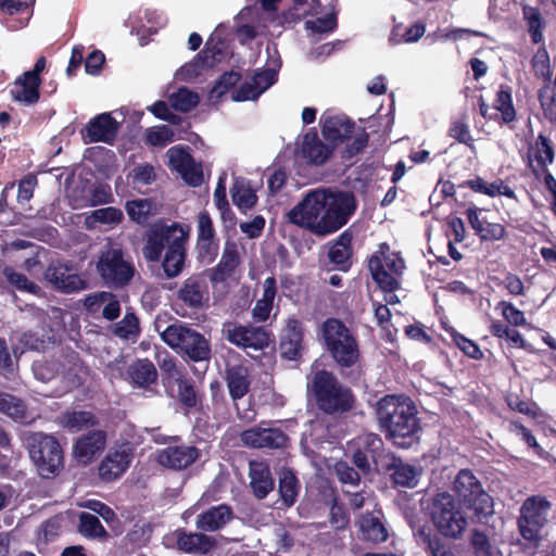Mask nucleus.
<instances>
[{
  "mask_svg": "<svg viewBox=\"0 0 556 556\" xmlns=\"http://www.w3.org/2000/svg\"><path fill=\"white\" fill-rule=\"evenodd\" d=\"M244 446L257 450H283L289 446L290 438L271 421H262L257 426L245 429L240 434Z\"/></svg>",
  "mask_w": 556,
  "mask_h": 556,
  "instance_id": "obj_15",
  "label": "nucleus"
},
{
  "mask_svg": "<svg viewBox=\"0 0 556 556\" xmlns=\"http://www.w3.org/2000/svg\"><path fill=\"white\" fill-rule=\"evenodd\" d=\"M176 548L185 554L203 556L210 554L216 546L215 538L202 532H191L184 528L176 529L173 533Z\"/></svg>",
  "mask_w": 556,
  "mask_h": 556,
  "instance_id": "obj_20",
  "label": "nucleus"
},
{
  "mask_svg": "<svg viewBox=\"0 0 556 556\" xmlns=\"http://www.w3.org/2000/svg\"><path fill=\"white\" fill-rule=\"evenodd\" d=\"M415 403L405 395L388 394L376 403L375 414L380 430L399 447L407 448L418 440L421 430Z\"/></svg>",
  "mask_w": 556,
  "mask_h": 556,
  "instance_id": "obj_2",
  "label": "nucleus"
},
{
  "mask_svg": "<svg viewBox=\"0 0 556 556\" xmlns=\"http://www.w3.org/2000/svg\"><path fill=\"white\" fill-rule=\"evenodd\" d=\"M539 100L544 116L551 122H556V96L554 92L549 88H544L540 90Z\"/></svg>",
  "mask_w": 556,
  "mask_h": 556,
  "instance_id": "obj_61",
  "label": "nucleus"
},
{
  "mask_svg": "<svg viewBox=\"0 0 556 556\" xmlns=\"http://www.w3.org/2000/svg\"><path fill=\"white\" fill-rule=\"evenodd\" d=\"M454 491L467 508L473 510L471 519L484 523V518H486L485 492L471 470L462 469L457 473L454 481Z\"/></svg>",
  "mask_w": 556,
  "mask_h": 556,
  "instance_id": "obj_13",
  "label": "nucleus"
},
{
  "mask_svg": "<svg viewBox=\"0 0 556 556\" xmlns=\"http://www.w3.org/2000/svg\"><path fill=\"white\" fill-rule=\"evenodd\" d=\"M161 339L182 358L193 363L208 362L212 346L208 339L190 325L175 320L160 331Z\"/></svg>",
  "mask_w": 556,
  "mask_h": 556,
  "instance_id": "obj_7",
  "label": "nucleus"
},
{
  "mask_svg": "<svg viewBox=\"0 0 556 556\" xmlns=\"http://www.w3.org/2000/svg\"><path fill=\"white\" fill-rule=\"evenodd\" d=\"M233 204L242 213L252 210L257 203V195L251 181L244 177H236L230 187Z\"/></svg>",
  "mask_w": 556,
  "mask_h": 556,
  "instance_id": "obj_34",
  "label": "nucleus"
},
{
  "mask_svg": "<svg viewBox=\"0 0 556 556\" xmlns=\"http://www.w3.org/2000/svg\"><path fill=\"white\" fill-rule=\"evenodd\" d=\"M525 18L528 22V30L531 35L532 41L539 43L543 40L542 34V15L536 8L526 7L523 9Z\"/></svg>",
  "mask_w": 556,
  "mask_h": 556,
  "instance_id": "obj_55",
  "label": "nucleus"
},
{
  "mask_svg": "<svg viewBox=\"0 0 556 556\" xmlns=\"http://www.w3.org/2000/svg\"><path fill=\"white\" fill-rule=\"evenodd\" d=\"M337 17L333 14H328L323 17H318L315 21H306L305 27L318 34H325L333 31L337 28Z\"/></svg>",
  "mask_w": 556,
  "mask_h": 556,
  "instance_id": "obj_63",
  "label": "nucleus"
},
{
  "mask_svg": "<svg viewBox=\"0 0 556 556\" xmlns=\"http://www.w3.org/2000/svg\"><path fill=\"white\" fill-rule=\"evenodd\" d=\"M176 383L177 399L181 405L187 410L197 408L200 400L198 397L193 380L185 376H179L176 378Z\"/></svg>",
  "mask_w": 556,
  "mask_h": 556,
  "instance_id": "obj_43",
  "label": "nucleus"
},
{
  "mask_svg": "<svg viewBox=\"0 0 556 556\" xmlns=\"http://www.w3.org/2000/svg\"><path fill=\"white\" fill-rule=\"evenodd\" d=\"M353 235L348 229L343 231L330 247L328 257L340 270L346 271L351 267Z\"/></svg>",
  "mask_w": 556,
  "mask_h": 556,
  "instance_id": "obj_35",
  "label": "nucleus"
},
{
  "mask_svg": "<svg viewBox=\"0 0 556 556\" xmlns=\"http://www.w3.org/2000/svg\"><path fill=\"white\" fill-rule=\"evenodd\" d=\"M320 337L342 377L349 378L359 367L361 349L357 337L339 318L329 317L320 325Z\"/></svg>",
  "mask_w": 556,
  "mask_h": 556,
  "instance_id": "obj_4",
  "label": "nucleus"
},
{
  "mask_svg": "<svg viewBox=\"0 0 556 556\" xmlns=\"http://www.w3.org/2000/svg\"><path fill=\"white\" fill-rule=\"evenodd\" d=\"M112 332L121 339L135 338L140 333V323L136 313L127 309L122 320L116 323Z\"/></svg>",
  "mask_w": 556,
  "mask_h": 556,
  "instance_id": "obj_46",
  "label": "nucleus"
},
{
  "mask_svg": "<svg viewBox=\"0 0 556 556\" xmlns=\"http://www.w3.org/2000/svg\"><path fill=\"white\" fill-rule=\"evenodd\" d=\"M78 532L87 539H106L109 536L100 519L86 511L79 514Z\"/></svg>",
  "mask_w": 556,
  "mask_h": 556,
  "instance_id": "obj_42",
  "label": "nucleus"
},
{
  "mask_svg": "<svg viewBox=\"0 0 556 556\" xmlns=\"http://www.w3.org/2000/svg\"><path fill=\"white\" fill-rule=\"evenodd\" d=\"M329 521L337 530H343L350 525V514L344 504L340 503L337 497L332 500Z\"/></svg>",
  "mask_w": 556,
  "mask_h": 556,
  "instance_id": "obj_56",
  "label": "nucleus"
},
{
  "mask_svg": "<svg viewBox=\"0 0 556 556\" xmlns=\"http://www.w3.org/2000/svg\"><path fill=\"white\" fill-rule=\"evenodd\" d=\"M320 124L325 139L334 144L350 139L355 129V123L344 114H324Z\"/></svg>",
  "mask_w": 556,
  "mask_h": 556,
  "instance_id": "obj_26",
  "label": "nucleus"
},
{
  "mask_svg": "<svg viewBox=\"0 0 556 556\" xmlns=\"http://www.w3.org/2000/svg\"><path fill=\"white\" fill-rule=\"evenodd\" d=\"M97 271L106 286L123 288L130 283L136 268L121 248L108 247L99 255Z\"/></svg>",
  "mask_w": 556,
  "mask_h": 556,
  "instance_id": "obj_11",
  "label": "nucleus"
},
{
  "mask_svg": "<svg viewBox=\"0 0 556 556\" xmlns=\"http://www.w3.org/2000/svg\"><path fill=\"white\" fill-rule=\"evenodd\" d=\"M418 540L426 546L430 556H454L442 540L434 533L430 527H420L417 531Z\"/></svg>",
  "mask_w": 556,
  "mask_h": 556,
  "instance_id": "obj_41",
  "label": "nucleus"
},
{
  "mask_svg": "<svg viewBox=\"0 0 556 556\" xmlns=\"http://www.w3.org/2000/svg\"><path fill=\"white\" fill-rule=\"evenodd\" d=\"M188 232L178 223L154 226L143 248V255L150 262H159L166 249L162 267L166 278L180 275L187 257Z\"/></svg>",
  "mask_w": 556,
  "mask_h": 556,
  "instance_id": "obj_3",
  "label": "nucleus"
},
{
  "mask_svg": "<svg viewBox=\"0 0 556 556\" xmlns=\"http://www.w3.org/2000/svg\"><path fill=\"white\" fill-rule=\"evenodd\" d=\"M361 539L371 543L387 541L389 533L381 520L371 513L362 515L358 519Z\"/></svg>",
  "mask_w": 556,
  "mask_h": 556,
  "instance_id": "obj_36",
  "label": "nucleus"
},
{
  "mask_svg": "<svg viewBox=\"0 0 556 556\" xmlns=\"http://www.w3.org/2000/svg\"><path fill=\"white\" fill-rule=\"evenodd\" d=\"M224 379L232 401L240 400L250 392L252 377L244 364H227Z\"/></svg>",
  "mask_w": 556,
  "mask_h": 556,
  "instance_id": "obj_27",
  "label": "nucleus"
},
{
  "mask_svg": "<svg viewBox=\"0 0 556 556\" xmlns=\"http://www.w3.org/2000/svg\"><path fill=\"white\" fill-rule=\"evenodd\" d=\"M383 473H389L394 486L413 489L418 484L421 469L404 463L401 457L393 453L390 454L384 465L380 469Z\"/></svg>",
  "mask_w": 556,
  "mask_h": 556,
  "instance_id": "obj_22",
  "label": "nucleus"
},
{
  "mask_svg": "<svg viewBox=\"0 0 556 556\" xmlns=\"http://www.w3.org/2000/svg\"><path fill=\"white\" fill-rule=\"evenodd\" d=\"M334 472L342 483H350L357 485L361 481V476L357 470L350 466L346 462L340 460L334 465Z\"/></svg>",
  "mask_w": 556,
  "mask_h": 556,
  "instance_id": "obj_60",
  "label": "nucleus"
},
{
  "mask_svg": "<svg viewBox=\"0 0 556 556\" xmlns=\"http://www.w3.org/2000/svg\"><path fill=\"white\" fill-rule=\"evenodd\" d=\"M60 365L56 361V356L53 355L50 358H42L34 362L33 371L35 377L42 381L48 382L60 376Z\"/></svg>",
  "mask_w": 556,
  "mask_h": 556,
  "instance_id": "obj_50",
  "label": "nucleus"
},
{
  "mask_svg": "<svg viewBox=\"0 0 556 556\" xmlns=\"http://www.w3.org/2000/svg\"><path fill=\"white\" fill-rule=\"evenodd\" d=\"M200 455L194 445H170L157 451L156 462L163 467L182 470L195 463Z\"/></svg>",
  "mask_w": 556,
  "mask_h": 556,
  "instance_id": "obj_23",
  "label": "nucleus"
},
{
  "mask_svg": "<svg viewBox=\"0 0 556 556\" xmlns=\"http://www.w3.org/2000/svg\"><path fill=\"white\" fill-rule=\"evenodd\" d=\"M41 80L23 73L13 83L10 94L13 101L25 105L36 104L40 99Z\"/></svg>",
  "mask_w": 556,
  "mask_h": 556,
  "instance_id": "obj_31",
  "label": "nucleus"
},
{
  "mask_svg": "<svg viewBox=\"0 0 556 556\" xmlns=\"http://www.w3.org/2000/svg\"><path fill=\"white\" fill-rule=\"evenodd\" d=\"M200 98L197 92L191 91L187 87H180L170 94L169 102L174 110L188 113L199 104Z\"/></svg>",
  "mask_w": 556,
  "mask_h": 556,
  "instance_id": "obj_45",
  "label": "nucleus"
},
{
  "mask_svg": "<svg viewBox=\"0 0 556 556\" xmlns=\"http://www.w3.org/2000/svg\"><path fill=\"white\" fill-rule=\"evenodd\" d=\"M56 361L61 367V376H63L64 378L77 376L81 366V359L78 352L70 348L62 349L60 354L56 356Z\"/></svg>",
  "mask_w": 556,
  "mask_h": 556,
  "instance_id": "obj_47",
  "label": "nucleus"
},
{
  "mask_svg": "<svg viewBox=\"0 0 556 556\" xmlns=\"http://www.w3.org/2000/svg\"><path fill=\"white\" fill-rule=\"evenodd\" d=\"M348 452L351 454L353 464L359 471L367 475L371 465L380 471L384 462L392 452H387L381 437L377 433H364L348 443Z\"/></svg>",
  "mask_w": 556,
  "mask_h": 556,
  "instance_id": "obj_10",
  "label": "nucleus"
},
{
  "mask_svg": "<svg viewBox=\"0 0 556 556\" xmlns=\"http://www.w3.org/2000/svg\"><path fill=\"white\" fill-rule=\"evenodd\" d=\"M131 382L142 389H149L157 380V371L154 364L148 358L134 362L127 370Z\"/></svg>",
  "mask_w": 556,
  "mask_h": 556,
  "instance_id": "obj_37",
  "label": "nucleus"
},
{
  "mask_svg": "<svg viewBox=\"0 0 556 556\" xmlns=\"http://www.w3.org/2000/svg\"><path fill=\"white\" fill-rule=\"evenodd\" d=\"M304 326L296 317H289L286 327L282 330L279 352L280 356L287 361H298L301 358L304 350Z\"/></svg>",
  "mask_w": 556,
  "mask_h": 556,
  "instance_id": "obj_21",
  "label": "nucleus"
},
{
  "mask_svg": "<svg viewBox=\"0 0 556 556\" xmlns=\"http://www.w3.org/2000/svg\"><path fill=\"white\" fill-rule=\"evenodd\" d=\"M299 480L291 471H283L279 479V494L287 507L292 506L299 494Z\"/></svg>",
  "mask_w": 556,
  "mask_h": 556,
  "instance_id": "obj_48",
  "label": "nucleus"
},
{
  "mask_svg": "<svg viewBox=\"0 0 556 556\" xmlns=\"http://www.w3.org/2000/svg\"><path fill=\"white\" fill-rule=\"evenodd\" d=\"M224 338L231 344L243 349L263 351L273 341L269 330L263 326L242 325L238 323H226L223 328Z\"/></svg>",
  "mask_w": 556,
  "mask_h": 556,
  "instance_id": "obj_14",
  "label": "nucleus"
},
{
  "mask_svg": "<svg viewBox=\"0 0 556 556\" xmlns=\"http://www.w3.org/2000/svg\"><path fill=\"white\" fill-rule=\"evenodd\" d=\"M554 155L555 152L551 140L546 136L540 134L530 154V164L533 172H545L546 167L553 163Z\"/></svg>",
  "mask_w": 556,
  "mask_h": 556,
  "instance_id": "obj_39",
  "label": "nucleus"
},
{
  "mask_svg": "<svg viewBox=\"0 0 556 556\" xmlns=\"http://www.w3.org/2000/svg\"><path fill=\"white\" fill-rule=\"evenodd\" d=\"M249 477L250 486L256 498L263 500L274 490L275 482L267 464L251 462Z\"/></svg>",
  "mask_w": 556,
  "mask_h": 556,
  "instance_id": "obj_33",
  "label": "nucleus"
},
{
  "mask_svg": "<svg viewBox=\"0 0 556 556\" xmlns=\"http://www.w3.org/2000/svg\"><path fill=\"white\" fill-rule=\"evenodd\" d=\"M45 279L52 288L63 293L85 290L88 282L80 275L73 273L72 267L61 262H51L45 271Z\"/></svg>",
  "mask_w": 556,
  "mask_h": 556,
  "instance_id": "obj_17",
  "label": "nucleus"
},
{
  "mask_svg": "<svg viewBox=\"0 0 556 556\" xmlns=\"http://www.w3.org/2000/svg\"><path fill=\"white\" fill-rule=\"evenodd\" d=\"M233 519V510L228 504L212 506L197 516L195 526L203 532H214Z\"/></svg>",
  "mask_w": 556,
  "mask_h": 556,
  "instance_id": "obj_30",
  "label": "nucleus"
},
{
  "mask_svg": "<svg viewBox=\"0 0 556 556\" xmlns=\"http://www.w3.org/2000/svg\"><path fill=\"white\" fill-rule=\"evenodd\" d=\"M132 454L126 450L110 451L99 465V477L105 482L118 479L129 467Z\"/></svg>",
  "mask_w": 556,
  "mask_h": 556,
  "instance_id": "obj_29",
  "label": "nucleus"
},
{
  "mask_svg": "<svg viewBox=\"0 0 556 556\" xmlns=\"http://www.w3.org/2000/svg\"><path fill=\"white\" fill-rule=\"evenodd\" d=\"M20 342L26 350L45 352L50 345L54 344V339L43 329L29 330L22 334Z\"/></svg>",
  "mask_w": 556,
  "mask_h": 556,
  "instance_id": "obj_44",
  "label": "nucleus"
},
{
  "mask_svg": "<svg viewBox=\"0 0 556 556\" xmlns=\"http://www.w3.org/2000/svg\"><path fill=\"white\" fill-rule=\"evenodd\" d=\"M197 251L201 262L211 264L218 255L219 241L218 239H208L207 241L197 239Z\"/></svg>",
  "mask_w": 556,
  "mask_h": 556,
  "instance_id": "obj_57",
  "label": "nucleus"
},
{
  "mask_svg": "<svg viewBox=\"0 0 556 556\" xmlns=\"http://www.w3.org/2000/svg\"><path fill=\"white\" fill-rule=\"evenodd\" d=\"M431 519L439 533L446 538H458L467 527L459 502L446 492L433 498Z\"/></svg>",
  "mask_w": 556,
  "mask_h": 556,
  "instance_id": "obj_9",
  "label": "nucleus"
},
{
  "mask_svg": "<svg viewBox=\"0 0 556 556\" xmlns=\"http://www.w3.org/2000/svg\"><path fill=\"white\" fill-rule=\"evenodd\" d=\"M425 31L426 25L420 21L407 27L403 33L402 25H395L392 29L390 40L394 41L395 43L416 42L424 36Z\"/></svg>",
  "mask_w": 556,
  "mask_h": 556,
  "instance_id": "obj_51",
  "label": "nucleus"
},
{
  "mask_svg": "<svg viewBox=\"0 0 556 556\" xmlns=\"http://www.w3.org/2000/svg\"><path fill=\"white\" fill-rule=\"evenodd\" d=\"M118 129V122L110 113H101L91 118L80 132L85 143L112 144L117 137Z\"/></svg>",
  "mask_w": 556,
  "mask_h": 556,
  "instance_id": "obj_19",
  "label": "nucleus"
},
{
  "mask_svg": "<svg viewBox=\"0 0 556 556\" xmlns=\"http://www.w3.org/2000/svg\"><path fill=\"white\" fill-rule=\"evenodd\" d=\"M262 94V90H258L253 80L250 78L242 83L238 89L235 90L232 99L237 102H243L248 100H256Z\"/></svg>",
  "mask_w": 556,
  "mask_h": 556,
  "instance_id": "obj_64",
  "label": "nucleus"
},
{
  "mask_svg": "<svg viewBox=\"0 0 556 556\" xmlns=\"http://www.w3.org/2000/svg\"><path fill=\"white\" fill-rule=\"evenodd\" d=\"M0 415L24 427L33 426L40 418V414L35 408H31L24 399L1 391Z\"/></svg>",
  "mask_w": 556,
  "mask_h": 556,
  "instance_id": "obj_18",
  "label": "nucleus"
},
{
  "mask_svg": "<svg viewBox=\"0 0 556 556\" xmlns=\"http://www.w3.org/2000/svg\"><path fill=\"white\" fill-rule=\"evenodd\" d=\"M60 425L71 431H78L84 427H93L98 424L97 417L87 410L64 412L59 417Z\"/></svg>",
  "mask_w": 556,
  "mask_h": 556,
  "instance_id": "obj_40",
  "label": "nucleus"
},
{
  "mask_svg": "<svg viewBox=\"0 0 556 556\" xmlns=\"http://www.w3.org/2000/svg\"><path fill=\"white\" fill-rule=\"evenodd\" d=\"M494 114L491 118L500 124H509L516 119V110L513 103L511 90L502 86L493 102Z\"/></svg>",
  "mask_w": 556,
  "mask_h": 556,
  "instance_id": "obj_38",
  "label": "nucleus"
},
{
  "mask_svg": "<svg viewBox=\"0 0 556 556\" xmlns=\"http://www.w3.org/2000/svg\"><path fill=\"white\" fill-rule=\"evenodd\" d=\"M105 444L106 432L103 430H91L77 439L73 453L79 463L87 465L103 452Z\"/></svg>",
  "mask_w": 556,
  "mask_h": 556,
  "instance_id": "obj_25",
  "label": "nucleus"
},
{
  "mask_svg": "<svg viewBox=\"0 0 556 556\" xmlns=\"http://www.w3.org/2000/svg\"><path fill=\"white\" fill-rule=\"evenodd\" d=\"M21 440L41 478L53 479L59 476L64 468V451L53 434L23 431Z\"/></svg>",
  "mask_w": 556,
  "mask_h": 556,
  "instance_id": "obj_6",
  "label": "nucleus"
},
{
  "mask_svg": "<svg viewBox=\"0 0 556 556\" xmlns=\"http://www.w3.org/2000/svg\"><path fill=\"white\" fill-rule=\"evenodd\" d=\"M308 391L313 394L318 409L326 415H342L355 406L352 389L326 369H319L313 375Z\"/></svg>",
  "mask_w": 556,
  "mask_h": 556,
  "instance_id": "obj_5",
  "label": "nucleus"
},
{
  "mask_svg": "<svg viewBox=\"0 0 556 556\" xmlns=\"http://www.w3.org/2000/svg\"><path fill=\"white\" fill-rule=\"evenodd\" d=\"M333 148L325 144L318 137L316 128H311L304 136L301 153L311 164L321 165L332 154Z\"/></svg>",
  "mask_w": 556,
  "mask_h": 556,
  "instance_id": "obj_32",
  "label": "nucleus"
},
{
  "mask_svg": "<svg viewBox=\"0 0 556 556\" xmlns=\"http://www.w3.org/2000/svg\"><path fill=\"white\" fill-rule=\"evenodd\" d=\"M239 264L240 255L237 244L226 241L219 262L208 271L210 281L213 285L225 282L235 274Z\"/></svg>",
  "mask_w": 556,
  "mask_h": 556,
  "instance_id": "obj_28",
  "label": "nucleus"
},
{
  "mask_svg": "<svg viewBox=\"0 0 556 556\" xmlns=\"http://www.w3.org/2000/svg\"><path fill=\"white\" fill-rule=\"evenodd\" d=\"M240 79L241 75L238 72L229 71L223 73L212 87L210 98L214 100L222 99Z\"/></svg>",
  "mask_w": 556,
  "mask_h": 556,
  "instance_id": "obj_52",
  "label": "nucleus"
},
{
  "mask_svg": "<svg viewBox=\"0 0 556 556\" xmlns=\"http://www.w3.org/2000/svg\"><path fill=\"white\" fill-rule=\"evenodd\" d=\"M166 155L168 156V165L178 172L189 186L199 187L202 185V166L194 161L188 147L174 146L167 150Z\"/></svg>",
  "mask_w": 556,
  "mask_h": 556,
  "instance_id": "obj_16",
  "label": "nucleus"
},
{
  "mask_svg": "<svg viewBox=\"0 0 556 556\" xmlns=\"http://www.w3.org/2000/svg\"><path fill=\"white\" fill-rule=\"evenodd\" d=\"M88 200L91 206L112 203L114 198L111 187L108 184H96L90 190Z\"/></svg>",
  "mask_w": 556,
  "mask_h": 556,
  "instance_id": "obj_59",
  "label": "nucleus"
},
{
  "mask_svg": "<svg viewBox=\"0 0 556 556\" xmlns=\"http://www.w3.org/2000/svg\"><path fill=\"white\" fill-rule=\"evenodd\" d=\"M368 269L372 280L383 292H394L400 288L399 278L405 269V262L397 252H392L387 242L368 258Z\"/></svg>",
  "mask_w": 556,
  "mask_h": 556,
  "instance_id": "obj_8",
  "label": "nucleus"
},
{
  "mask_svg": "<svg viewBox=\"0 0 556 556\" xmlns=\"http://www.w3.org/2000/svg\"><path fill=\"white\" fill-rule=\"evenodd\" d=\"M208 291L205 280L199 275L187 278L177 291V300L184 306L197 312L204 307Z\"/></svg>",
  "mask_w": 556,
  "mask_h": 556,
  "instance_id": "obj_24",
  "label": "nucleus"
},
{
  "mask_svg": "<svg viewBox=\"0 0 556 556\" xmlns=\"http://www.w3.org/2000/svg\"><path fill=\"white\" fill-rule=\"evenodd\" d=\"M369 142V135L365 128H361V131L356 134L351 143H349L343 151V157L351 159L358 153L363 152Z\"/></svg>",
  "mask_w": 556,
  "mask_h": 556,
  "instance_id": "obj_62",
  "label": "nucleus"
},
{
  "mask_svg": "<svg viewBox=\"0 0 556 556\" xmlns=\"http://www.w3.org/2000/svg\"><path fill=\"white\" fill-rule=\"evenodd\" d=\"M212 65L207 51H200L190 62L182 65L178 76L185 80H191L201 75L202 71Z\"/></svg>",
  "mask_w": 556,
  "mask_h": 556,
  "instance_id": "obj_49",
  "label": "nucleus"
},
{
  "mask_svg": "<svg viewBox=\"0 0 556 556\" xmlns=\"http://www.w3.org/2000/svg\"><path fill=\"white\" fill-rule=\"evenodd\" d=\"M88 218H91L94 223L115 226L123 220L124 214L121 208L108 206L92 211Z\"/></svg>",
  "mask_w": 556,
  "mask_h": 556,
  "instance_id": "obj_54",
  "label": "nucleus"
},
{
  "mask_svg": "<svg viewBox=\"0 0 556 556\" xmlns=\"http://www.w3.org/2000/svg\"><path fill=\"white\" fill-rule=\"evenodd\" d=\"M356 210L357 200L353 192L318 188L306 193L288 213V219L315 236L325 237L344 227Z\"/></svg>",
  "mask_w": 556,
  "mask_h": 556,
  "instance_id": "obj_1",
  "label": "nucleus"
},
{
  "mask_svg": "<svg viewBox=\"0 0 556 556\" xmlns=\"http://www.w3.org/2000/svg\"><path fill=\"white\" fill-rule=\"evenodd\" d=\"M146 141L152 147H165L174 141V131L167 125L150 127L146 132Z\"/></svg>",
  "mask_w": 556,
  "mask_h": 556,
  "instance_id": "obj_53",
  "label": "nucleus"
},
{
  "mask_svg": "<svg viewBox=\"0 0 556 556\" xmlns=\"http://www.w3.org/2000/svg\"><path fill=\"white\" fill-rule=\"evenodd\" d=\"M551 503L543 496L528 497L520 507L518 529L523 540L538 545L541 531L548 521Z\"/></svg>",
  "mask_w": 556,
  "mask_h": 556,
  "instance_id": "obj_12",
  "label": "nucleus"
},
{
  "mask_svg": "<svg viewBox=\"0 0 556 556\" xmlns=\"http://www.w3.org/2000/svg\"><path fill=\"white\" fill-rule=\"evenodd\" d=\"M197 239L207 241L217 239L213 219L207 211H201L197 217Z\"/></svg>",
  "mask_w": 556,
  "mask_h": 556,
  "instance_id": "obj_58",
  "label": "nucleus"
}]
</instances>
